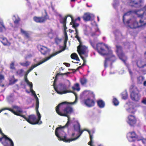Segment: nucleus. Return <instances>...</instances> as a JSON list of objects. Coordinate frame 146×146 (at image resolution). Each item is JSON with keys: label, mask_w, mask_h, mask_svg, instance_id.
Returning <instances> with one entry per match:
<instances>
[{"label": "nucleus", "mask_w": 146, "mask_h": 146, "mask_svg": "<svg viewBox=\"0 0 146 146\" xmlns=\"http://www.w3.org/2000/svg\"><path fill=\"white\" fill-rule=\"evenodd\" d=\"M142 141V142L144 144H145L146 143V139H141Z\"/></svg>", "instance_id": "45"}, {"label": "nucleus", "mask_w": 146, "mask_h": 146, "mask_svg": "<svg viewBox=\"0 0 146 146\" xmlns=\"http://www.w3.org/2000/svg\"><path fill=\"white\" fill-rule=\"evenodd\" d=\"M113 102L115 106H117L119 104V102L115 98H114L113 99Z\"/></svg>", "instance_id": "38"}, {"label": "nucleus", "mask_w": 146, "mask_h": 146, "mask_svg": "<svg viewBox=\"0 0 146 146\" xmlns=\"http://www.w3.org/2000/svg\"><path fill=\"white\" fill-rule=\"evenodd\" d=\"M127 123L131 126H133L135 124L136 122V119L133 115H129L127 117Z\"/></svg>", "instance_id": "13"}, {"label": "nucleus", "mask_w": 146, "mask_h": 146, "mask_svg": "<svg viewBox=\"0 0 146 146\" xmlns=\"http://www.w3.org/2000/svg\"><path fill=\"white\" fill-rule=\"evenodd\" d=\"M140 95L137 89L134 88L131 94V98L132 100L137 101L139 99Z\"/></svg>", "instance_id": "8"}, {"label": "nucleus", "mask_w": 146, "mask_h": 146, "mask_svg": "<svg viewBox=\"0 0 146 146\" xmlns=\"http://www.w3.org/2000/svg\"><path fill=\"white\" fill-rule=\"evenodd\" d=\"M68 39V37L67 36V35L66 33H65V40L64 41V47L63 48V49L60 50H59L56 52L53 53V54H51V55H54L56 54H57L56 55H57L58 53H60L62 51H63V50H64L66 48V44L67 42V41Z\"/></svg>", "instance_id": "21"}, {"label": "nucleus", "mask_w": 146, "mask_h": 146, "mask_svg": "<svg viewBox=\"0 0 146 146\" xmlns=\"http://www.w3.org/2000/svg\"><path fill=\"white\" fill-rule=\"evenodd\" d=\"M122 98L123 99H126L127 97V92L126 91H125L122 93Z\"/></svg>", "instance_id": "31"}, {"label": "nucleus", "mask_w": 146, "mask_h": 146, "mask_svg": "<svg viewBox=\"0 0 146 146\" xmlns=\"http://www.w3.org/2000/svg\"><path fill=\"white\" fill-rule=\"evenodd\" d=\"M75 31L76 33L75 34L76 35L75 37L77 38L79 42H80V41H81L80 38L78 35V31L77 29H75Z\"/></svg>", "instance_id": "34"}, {"label": "nucleus", "mask_w": 146, "mask_h": 146, "mask_svg": "<svg viewBox=\"0 0 146 146\" xmlns=\"http://www.w3.org/2000/svg\"><path fill=\"white\" fill-rule=\"evenodd\" d=\"M76 0H71V1H75Z\"/></svg>", "instance_id": "63"}, {"label": "nucleus", "mask_w": 146, "mask_h": 146, "mask_svg": "<svg viewBox=\"0 0 146 146\" xmlns=\"http://www.w3.org/2000/svg\"><path fill=\"white\" fill-rule=\"evenodd\" d=\"M98 21H99V18L98 17Z\"/></svg>", "instance_id": "62"}, {"label": "nucleus", "mask_w": 146, "mask_h": 146, "mask_svg": "<svg viewBox=\"0 0 146 146\" xmlns=\"http://www.w3.org/2000/svg\"><path fill=\"white\" fill-rule=\"evenodd\" d=\"M84 130L87 131L88 132L90 136V142H92V139L93 138V135L91 134L90 131L88 130H87L86 129H84Z\"/></svg>", "instance_id": "37"}, {"label": "nucleus", "mask_w": 146, "mask_h": 146, "mask_svg": "<svg viewBox=\"0 0 146 146\" xmlns=\"http://www.w3.org/2000/svg\"><path fill=\"white\" fill-rule=\"evenodd\" d=\"M66 102H63L59 104L56 107V111L57 113L62 116H65L67 117H69L68 114L70 113L72 111V108L69 106H67L64 110V113H62L59 111V109L60 106L62 105L65 103Z\"/></svg>", "instance_id": "6"}, {"label": "nucleus", "mask_w": 146, "mask_h": 146, "mask_svg": "<svg viewBox=\"0 0 146 146\" xmlns=\"http://www.w3.org/2000/svg\"><path fill=\"white\" fill-rule=\"evenodd\" d=\"M48 18V16L46 15L44 17H34L33 19L36 22L41 23L44 22Z\"/></svg>", "instance_id": "16"}, {"label": "nucleus", "mask_w": 146, "mask_h": 146, "mask_svg": "<svg viewBox=\"0 0 146 146\" xmlns=\"http://www.w3.org/2000/svg\"><path fill=\"white\" fill-rule=\"evenodd\" d=\"M137 66L141 69V70L144 74L146 73V64L141 60H139L137 62Z\"/></svg>", "instance_id": "11"}, {"label": "nucleus", "mask_w": 146, "mask_h": 146, "mask_svg": "<svg viewBox=\"0 0 146 146\" xmlns=\"http://www.w3.org/2000/svg\"><path fill=\"white\" fill-rule=\"evenodd\" d=\"M143 85L146 86V81H145L143 82Z\"/></svg>", "instance_id": "55"}, {"label": "nucleus", "mask_w": 146, "mask_h": 146, "mask_svg": "<svg viewBox=\"0 0 146 146\" xmlns=\"http://www.w3.org/2000/svg\"><path fill=\"white\" fill-rule=\"evenodd\" d=\"M77 129H76V131H78V133H79V135L76 138L72 139H68V141L67 142H70L72 141H75L78 138H79L81 135L82 134V133L83 132V131H81V130L80 129V125L79 124H78V125L77 126Z\"/></svg>", "instance_id": "17"}, {"label": "nucleus", "mask_w": 146, "mask_h": 146, "mask_svg": "<svg viewBox=\"0 0 146 146\" xmlns=\"http://www.w3.org/2000/svg\"><path fill=\"white\" fill-rule=\"evenodd\" d=\"M127 135L128 138L130 141H135L133 138H137V136L134 132H130Z\"/></svg>", "instance_id": "18"}, {"label": "nucleus", "mask_w": 146, "mask_h": 146, "mask_svg": "<svg viewBox=\"0 0 146 146\" xmlns=\"http://www.w3.org/2000/svg\"><path fill=\"white\" fill-rule=\"evenodd\" d=\"M144 80V77L142 76H140L138 78V82L139 84H141L142 83L143 81Z\"/></svg>", "instance_id": "30"}, {"label": "nucleus", "mask_w": 146, "mask_h": 146, "mask_svg": "<svg viewBox=\"0 0 146 146\" xmlns=\"http://www.w3.org/2000/svg\"><path fill=\"white\" fill-rule=\"evenodd\" d=\"M4 78L3 75L0 74V83L1 82L2 80H4Z\"/></svg>", "instance_id": "40"}, {"label": "nucleus", "mask_w": 146, "mask_h": 146, "mask_svg": "<svg viewBox=\"0 0 146 146\" xmlns=\"http://www.w3.org/2000/svg\"><path fill=\"white\" fill-rule=\"evenodd\" d=\"M90 141L88 143V144L91 146H93L92 144H91V143H92V142H90Z\"/></svg>", "instance_id": "51"}, {"label": "nucleus", "mask_w": 146, "mask_h": 146, "mask_svg": "<svg viewBox=\"0 0 146 146\" xmlns=\"http://www.w3.org/2000/svg\"><path fill=\"white\" fill-rule=\"evenodd\" d=\"M30 63L29 62L27 61L25 62H20V64L23 66H27L29 65Z\"/></svg>", "instance_id": "32"}, {"label": "nucleus", "mask_w": 146, "mask_h": 146, "mask_svg": "<svg viewBox=\"0 0 146 146\" xmlns=\"http://www.w3.org/2000/svg\"><path fill=\"white\" fill-rule=\"evenodd\" d=\"M19 21V19H16L15 21H14V22L15 24L17 23Z\"/></svg>", "instance_id": "47"}, {"label": "nucleus", "mask_w": 146, "mask_h": 146, "mask_svg": "<svg viewBox=\"0 0 146 146\" xmlns=\"http://www.w3.org/2000/svg\"><path fill=\"white\" fill-rule=\"evenodd\" d=\"M10 68L11 69H14L15 68L14 66V63L13 62L10 65Z\"/></svg>", "instance_id": "41"}, {"label": "nucleus", "mask_w": 146, "mask_h": 146, "mask_svg": "<svg viewBox=\"0 0 146 146\" xmlns=\"http://www.w3.org/2000/svg\"><path fill=\"white\" fill-rule=\"evenodd\" d=\"M75 86L76 87H78L79 86V84L78 83H76L75 84Z\"/></svg>", "instance_id": "52"}, {"label": "nucleus", "mask_w": 146, "mask_h": 146, "mask_svg": "<svg viewBox=\"0 0 146 146\" xmlns=\"http://www.w3.org/2000/svg\"><path fill=\"white\" fill-rule=\"evenodd\" d=\"M28 74L27 73V72L26 74H25V82L27 83V84L30 87V91L32 93V94L34 95L35 97V99H36L37 100H38V97L35 94V91H34L33 89V84L32 82H30L27 79V74Z\"/></svg>", "instance_id": "9"}, {"label": "nucleus", "mask_w": 146, "mask_h": 146, "mask_svg": "<svg viewBox=\"0 0 146 146\" xmlns=\"http://www.w3.org/2000/svg\"><path fill=\"white\" fill-rule=\"evenodd\" d=\"M74 135H75V134H74V133H73V134H72V136H74Z\"/></svg>", "instance_id": "61"}, {"label": "nucleus", "mask_w": 146, "mask_h": 146, "mask_svg": "<svg viewBox=\"0 0 146 146\" xmlns=\"http://www.w3.org/2000/svg\"><path fill=\"white\" fill-rule=\"evenodd\" d=\"M2 40L3 41H1V42L4 45H10V43L7 40L6 38H3Z\"/></svg>", "instance_id": "27"}, {"label": "nucleus", "mask_w": 146, "mask_h": 146, "mask_svg": "<svg viewBox=\"0 0 146 146\" xmlns=\"http://www.w3.org/2000/svg\"><path fill=\"white\" fill-rule=\"evenodd\" d=\"M36 100V110L37 115L38 116V119H37L35 115H29L28 118L26 117L25 116H23L22 117L27 121L29 123L32 124H40L42 123V121H40L41 118L40 114L38 110L39 106V100L38 98V100Z\"/></svg>", "instance_id": "3"}, {"label": "nucleus", "mask_w": 146, "mask_h": 146, "mask_svg": "<svg viewBox=\"0 0 146 146\" xmlns=\"http://www.w3.org/2000/svg\"><path fill=\"white\" fill-rule=\"evenodd\" d=\"M117 55L119 59L125 64V61L127 59V57L122 52L121 47L119 46H117Z\"/></svg>", "instance_id": "7"}, {"label": "nucleus", "mask_w": 146, "mask_h": 146, "mask_svg": "<svg viewBox=\"0 0 146 146\" xmlns=\"http://www.w3.org/2000/svg\"><path fill=\"white\" fill-rule=\"evenodd\" d=\"M79 123H78V125H74V129H75V130H76V129H77V126L78 125V124Z\"/></svg>", "instance_id": "49"}, {"label": "nucleus", "mask_w": 146, "mask_h": 146, "mask_svg": "<svg viewBox=\"0 0 146 146\" xmlns=\"http://www.w3.org/2000/svg\"><path fill=\"white\" fill-rule=\"evenodd\" d=\"M4 135V137H5V139H6L8 140L9 141L10 143V145L11 146H14L13 143V141L11 140V139H10L9 138V137H7V136H6V135Z\"/></svg>", "instance_id": "33"}, {"label": "nucleus", "mask_w": 146, "mask_h": 146, "mask_svg": "<svg viewBox=\"0 0 146 146\" xmlns=\"http://www.w3.org/2000/svg\"><path fill=\"white\" fill-rule=\"evenodd\" d=\"M85 104L88 107H91L93 106L94 102L93 100L88 98L84 100Z\"/></svg>", "instance_id": "22"}, {"label": "nucleus", "mask_w": 146, "mask_h": 146, "mask_svg": "<svg viewBox=\"0 0 146 146\" xmlns=\"http://www.w3.org/2000/svg\"><path fill=\"white\" fill-rule=\"evenodd\" d=\"M82 66H80L79 67H78V68L79 69H80V68H81Z\"/></svg>", "instance_id": "60"}, {"label": "nucleus", "mask_w": 146, "mask_h": 146, "mask_svg": "<svg viewBox=\"0 0 146 146\" xmlns=\"http://www.w3.org/2000/svg\"><path fill=\"white\" fill-rule=\"evenodd\" d=\"M38 48L42 54L44 55L49 51V49L47 47L39 45L38 46Z\"/></svg>", "instance_id": "19"}, {"label": "nucleus", "mask_w": 146, "mask_h": 146, "mask_svg": "<svg viewBox=\"0 0 146 146\" xmlns=\"http://www.w3.org/2000/svg\"><path fill=\"white\" fill-rule=\"evenodd\" d=\"M141 0H130L129 4L132 7H139L140 6Z\"/></svg>", "instance_id": "14"}, {"label": "nucleus", "mask_w": 146, "mask_h": 146, "mask_svg": "<svg viewBox=\"0 0 146 146\" xmlns=\"http://www.w3.org/2000/svg\"><path fill=\"white\" fill-rule=\"evenodd\" d=\"M5 30V28L2 21H0V32H2Z\"/></svg>", "instance_id": "26"}, {"label": "nucleus", "mask_w": 146, "mask_h": 146, "mask_svg": "<svg viewBox=\"0 0 146 146\" xmlns=\"http://www.w3.org/2000/svg\"><path fill=\"white\" fill-rule=\"evenodd\" d=\"M72 19V22L70 23V25H72V27H74L75 29H77V28L79 26V24L78 23H76V22L74 21L72 17H71Z\"/></svg>", "instance_id": "23"}, {"label": "nucleus", "mask_w": 146, "mask_h": 146, "mask_svg": "<svg viewBox=\"0 0 146 146\" xmlns=\"http://www.w3.org/2000/svg\"><path fill=\"white\" fill-rule=\"evenodd\" d=\"M142 102L144 104L146 105V98H143Z\"/></svg>", "instance_id": "43"}, {"label": "nucleus", "mask_w": 146, "mask_h": 146, "mask_svg": "<svg viewBox=\"0 0 146 146\" xmlns=\"http://www.w3.org/2000/svg\"><path fill=\"white\" fill-rule=\"evenodd\" d=\"M69 31H70V32H74V31H73L72 30H70V29L69 30Z\"/></svg>", "instance_id": "59"}, {"label": "nucleus", "mask_w": 146, "mask_h": 146, "mask_svg": "<svg viewBox=\"0 0 146 146\" xmlns=\"http://www.w3.org/2000/svg\"><path fill=\"white\" fill-rule=\"evenodd\" d=\"M69 16L70 17H72L70 15H68L65 16V17L63 19L62 23L63 24L64 29H65L67 28L66 26V19L67 17Z\"/></svg>", "instance_id": "25"}, {"label": "nucleus", "mask_w": 146, "mask_h": 146, "mask_svg": "<svg viewBox=\"0 0 146 146\" xmlns=\"http://www.w3.org/2000/svg\"><path fill=\"white\" fill-rule=\"evenodd\" d=\"M98 106L100 108H103L105 105L104 102L102 100L98 101Z\"/></svg>", "instance_id": "29"}, {"label": "nucleus", "mask_w": 146, "mask_h": 146, "mask_svg": "<svg viewBox=\"0 0 146 146\" xmlns=\"http://www.w3.org/2000/svg\"><path fill=\"white\" fill-rule=\"evenodd\" d=\"M23 72V70L22 69H21L18 70L17 72L18 74H20L21 73H22Z\"/></svg>", "instance_id": "42"}, {"label": "nucleus", "mask_w": 146, "mask_h": 146, "mask_svg": "<svg viewBox=\"0 0 146 146\" xmlns=\"http://www.w3.org/2000/svg\"><path fill=\"white\" fill-rule=\"evenodd\" d=\"M17 81V79H15L13 80L12 82L13 84H15L16 82Z\"/></svg>", "instance_id": "48"}, {"label": "nucleus", "mask_w": 146, "mask_h": 146, "mask_svg": "<svg viewBox=\"0 0 146 146\" xmlns=\"http://www.w3.org/2000/svg\"><path fill=\"white\" fill-rule=\"evenodd\" d=\"M14 108L15 109L16 111L9 108L8 110L16 115L20 116L22 117L23 116H24L21 114V113L22 112V110L20 108L17 106H15L14 107Z\"/></svg>", "instance_id": "12"}, {"label": "nucleus", "mask_w": 146, "mask_h": 146, "mask_svg": "<svg viewBox=\"0 0 146 146\" xmlns=\"http://www.w3.org/2000/svg\"><path fill=\"white\" fill-rule=\"evenodd\" d=\"M126 110L129 113H133L136 111V110L131 105H130L129 108L128 109H127Z\"/></svg>", "instance_id": "24"}, {"label": "nucleus", "mask_w": 146, "mask_h": 146, "mask_svg": "<svg viewBox=\"0 0 146 146\" xmlns=\"http://www.w3.org/2000/svg\"><path fill=\"white\" fill-rule=\"evenodd\" d=\"M130 20L127 21V23L128 24L130 22Z\"/></svg>", "instance_id": "57"}, {"label": "nucleus", "mask_w": 146, "mask_h": 146, "mask_svg": "<svg viewBox=\"0 0 146 146\" xmlns=\"http://www.w3.org/2000/svg\"><path fill=\"white\" fill-rule=\"evenodd\" d=\"M97 49L98 53L101 55H108L109 56L111 57L106 58L104 62V66L106 67L107 66V62L110 60L114 62L115 60V56L112 55V52L110 50L107 45L103 43H99L97 45Z\"/></svg>", "instance_id": "2"}, {"label": "nucleus", "mask_w": 146, "mask_h": 146, "mask_svg": "<svg viewBox=\"0 0 146 146\" xmlns=\"http://www.w3.org/2000/svg\"><path fill=\"white\" fill-rule=\"evenodd\" d=\"M145 54L146 55V52L145 53Z\"/></svg>", "instance_id": "64"}, {"label": "nucleus", "mask_w": 146, "mask_h": 146, "mask_svg": "<svg viewBox=\"0 0 146 146\" xmlns=\"http://www.w3.org/2000/svg\"><path fill=\"white\" fill-rule=\"evenodd\" d=\"M79 42L80 43V45L77 47V51L79 55L84 61V63L82 65V66H83L84 65V63L86 62V61L82 55L84 54L85 56H87V47L82 45L81 41Z\"/></svg>", "instance_id": "5"}, {"label": "nucleus", "mask_w": 146, "mask_h": 146, "mask_svg": "<svg viewBox=\"0 0 146 146\" xmlns=\"http://www.w3.org/2000/svg\"><path fill=\"white\" fill-rule=\"evenodd\" d=\"M128 70H129V72L130 74L131 75H132V72H131V70L129 69H128Z\"/></svg>", "instance_id": "54"}, {"label": "nucleus", "mask_w": 146, "mask_h": 146, "mask_svg": "<svg viewBox=\"0 0 146 146\" xmlns=\"http://www.w3.org/2000/svg\"><path fill=\"white\" fill-rule=\"evenodd\" d=\"M68 121L66 125L63 127L60 126L58 127L56 129L55 134L58 138L59 140H62L65 142H67L68 139H67L66 135H65L64 136L62 135L64 134V132L62 130V129L68 127L70 125V117H68Z\"/></svg>", "instance_id": "4"}, {"label": "nucleus", "mask_w": 146, "mask_h": 146, "mask_svg": "<svg viewBox=\"0 0 146 146\" xmlns=\"http://www.w3.org/2000/svg\"><path fill=\"white\" fill-rule=\"evenodd\" d=\"M57 54H56L54 55H50L49 56V57H46L45 59H44V60L43 61H42L40 63L37 64H35L34 65H32L31 67L30 68V69L28 70L27 72V74H28L30 71H31V70H32L33 69L35 68V67L37 66H38L39 65H40V64L43 63L44 62L48 60L49 59H50V58H51L53 56L56 55Z\"/></svg>", "instance_id": "10"}, {"label": "nucleus", "mask_w": 146, "mask_h": 146, "mask_svg": "<svg viewBox=\"0 0 146 146\" xmlns=\"http://www.w3.org/2000/svg\"><path fill=\"white\" fill-rule=\"evenodd\" d=\"M76 90L77 91H79L80 90V88L79 87H78L77 88H76Z\"/></svg>", "instance_id": "56"}, {"label": "nucleus", "mask_w": 146, "mask_h": 146, "mask_svg": "<svg viewBox=\"0 0 146 146\" xmlns=\"http://www.w3.org/2000/svg\"><path fill=\"white\" fill-rule=\"evenodd\" d=\"M132 13H135L137 17L141 19L139 23L136 21H134L131 26V28L135 29L143 27L146 25V5L142 8V9L131 11L125 13L123 17V20L124 23V17Z\"/></svg>", "instance_id": "1"}, {"label": "nucleus", "mask_w": 146, "mask_h": 146, "mask_svg": "<svg viewBox=\"0 0 146 146\" xmlns=\"http://www.w3.org/2000/svg\"><path fill=\"white\" fill-rule=\"evenodd\" d=\"M70 73V72H67V73H60V74L58 73L57 74L56 76H59V75H61L62 76L67 75L68 74H69Z\"/></svg>", "instance_id": "39"}, {"label": "nucleus", "mask_w": 146, "mask_h": 146, "mask_svg": "<svg viewBox=\"0 0 146 146\" xmlns=\"http://www.w3.org/2000/svg\"><path fill=\"white\" fill-rule=\"evenodd\" d=\"M64 64H65L66 65V66L67 67H69L70 66V64L68 63H64Z\"/></svg>", "instance_id": "46"}, {"label": "nucleus", "mask_w": 146, "mask_h": 146, "mask_svg": "<svg viewBox=\"0 0 146 146\" xmlns=\"http://www.w3.org/2000/svg\"><path fill=\"white\" fill-rule=\"evenodd\" d=\"M21 32L22 33L24 34L26 37H29V35L27 32L23 31L22 29H21Z\"/></svg>", "instance_id": "35"}, {"label": "nucleus", "mask_w": 146, "mask_h": 146, "mask_svg": "<svg viewBox=\"0 0 146 146\" xmlns=\"http://www.w3.org/2000/svg\"><path fill=\"white\" fill-rule=\"evenodd\" d=\"M80 82L82 84L84 85L87 82V80L85 78H83L81 80Z\"/></svg>", "instance_id": "36"}, {"label": "nucleus", "mask_w": 146, "mask_h": 146, "mask_svg": "<svg viewBox=\"0 0 146 146\" xmlns=\"http://www.w3.org/2000/svg\"><path fill=\"white\" fill-rule=\"evenodd\" d=\"M62 87L63 88V89H65L66 88V85H64L62 86Z\"/></svg>", "instance_id": "50"}, {"label": "nucleus", "mask_w": 146, "mask_h": 146, "mask_svg": "<svg viewBox=\"0 0 146 146\" xmlns=\"http://www.w3.org/2000/svg\"><path fill=\"white\" fill-rule=\"evenodd\" d=\"M79 69L78 68H77L76 69V70H75V69H69V70H75V71H76L78 70Z\"/></svg>", "instance_id": "53"}, {"label": "nucleus", "mask_w": 146, "mask_h": 146, "mask_svg": "<svg viewBox=\"0 0 146 146\" xmlns=\"http://www.w3.org/2000/svg\"><path fill=\"white\" fill-rule=\"evenodd\" d=\"M94 17V15L93 14L88 13L84 14L83 19L85 21H87L90 20Z\"/></svg>", "instance_id": "20"}, {"label": "nucleus", "mask_w": 146, "mask_h": 146, "mask_svg": "<svg viewBox=\"0 0 146 146\" xmlns=\"http://www.w3.org/2000/svg\"><path fill=\"white\" fill-rule=\"evenodd\" d=\"M54 89L55 90V91H56V92H57V93L58 94H66V93H68V92H71V93H74L76 96L75 100L74 102H73L70 103L71 104H75L77 102V97L76 94L75 93L73 92L72 91H69L68 90H64L62 91H60L58 90L55 88H54Z\"/></svg>", "instance_id": "15"}, {"label": "nucleus", "mask_w": 146, "mask_h": 146, "mask_svg": "<svg viewBox=\"0 0 146 146\" xmlns=\"http://www.w3.org/2000/svg\"><path fill=\"white\" fill-rule=\"evenodd\" d=\"M118 4V1L117 0H116V2H115V3L113 4V7L114 8H115L116 5H117V4Z\"/></svg>", "instance_id": "44"}, {"label": "nucleus", "mask_w": 146, "mask_h": 146, "mask_svg": "<svg viewBox=\"0 0 146 146\" xmlns=\"http://www.w3.org/2000/svg\"><path fill=\"white\" fill-rule=\"evenodd\" d=\"M72 89H73V90H76V88H75L74 87H72Z\"/></svg>", "instance_id": "58"}, {"label": "nucleus", "mask_w": 146, "mask_h": 146, "mask_svg": "<svg viewBox=\"0 0 146 146\" xmlns=\"http://www.w3.org/2000/svg\"><path fill=\"white\" fill-rule=\"evenodd\" d=\"M71 57L72 58L76 59L77 61H79L80 60L77 55L75 53H73L71 55Z\"/></svg>", "instance_id": "28"}]
</instances>
